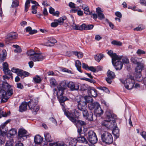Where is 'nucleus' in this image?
I'll return each mask as SVG.
<instances>
[{"label": "nucleus", "instance_id": "nucleus-37", "mask_svg": "<svg viewBox=\"0 0 146 146\" xmlns=\"http://www.w3.org/2000/svg\"><path fill=\"white\" fill-rule=\"evenodd\" d=\"M107 76L111 79H114L115 76L114 72L109 70L107 73Z\"/></svg>", "mask_w": 146, "mask_h": 146}, {"label": "nucleus", "instance_id": "nucleus-10", "mask_svg": "<svg viewBox=\"0 0 146 146\" xmlns=\"http://www.w3.org/2000/svg\"><path fill=\"white\" fill-rule=\"evenodd\" d=\"M78 109L80 111L86 108L87 107V103L86 100L83 98H82L78 102Z\"/></svg>", "mask_w": 146, "mask_h": 146}, {"label": "nucleus", "instance_id": "nucleus-39", "mask_svg": "<svg viewBox=\"0 0 146 146\" xmlns=\"http://www.w3.org/2000/svg\"><path fill=\"white\" fill-rule=\"evenodd\" d=\"M30 0H26V1L25 4V12H27L28 11L30 6Z\"/></svg>", "mask_w": 146, "mask_h": 146}, {"label": "nucleus", "instance_id": "nucleus-59", "mask_svg": "<svg viewBox=\"0 0 146 146\" xmlns=\"http://www.w3.org/2000/svg\"><path fill=\"white\" fill-rule=\"evenodd\" d=\"M89 67V66H88L87 64H85V63H82V67L84 69L87 70L88 69Z\"/></svg>", "mask_w": 146, "mask_h": 146}, {"label": "nucleus", "instance_id": "nucleus-54", "mask_svg": "<svg viewBox=\"0 0 146 146\" xmlns=\"http://www.w3.org/2000/svg\"><path fill=\"white\" fill-rule=\"evenodd\" d=\"M86 100V102L87 103L92 102L93 101V99L90 96L86 98H84Z\"/></svg>", "mask_w": 146, "mask_h": 146}, {"label": "nucleus", "instance_id": "nucleus-15", "mask_svg": "<svg viewBox=\"0 0 146 146\" xmlns=\"http://www.w3.org/2000/svg\"><path fill=\"white\" fill-rule=\"evenodd\" d=\"M44 59V57L41 53L36 52L33 56L31 57V60L34 62L41 61Z\"/></svg>", "mask_w": 146, "mask_h": 146}, {"label": "nucleus", "instance_id": "nucleus-18", "mask_svg": "<svg viewBox=\"0 0 146 146\" xmlns=\"http://www.w3.org/2000/svg\"><path fill=\"white\" fill-rule=\"evenodd\" d=\"M27 131L25 129H20L18 132V137L19 139L21 138L24 139V138L27 139Z\"/></svg>", "mask_w": 146, "mask_h": 146}, {"label": "nucleus", "instance_id": "nucleus-38", "mask_svg": "<svg viewBox=\"0 0 146 146\" xmlns=\"http://www.w3.org/2000/svg\"><path fill=\"white\" fill-rule=\"evenodd\" d=\"M113 134L117 138L119 137V130L118 129H115L112 131Z\"/></svg>", "mask_w": 146, "mask_h": 146}, {"label": "nucleus", "instance_id": "nucleus-8", "mask_svg": "<svg viewBox=\"0 0 146 146\" xmlns=\"http://www.w3.org/2000/svg\"><path fill=\"white\" fill-rule=\"evenodd\" d=\"M88 136L87 139L89 142L92 144L96 143L98 141V139L96 133L92 130L89 131L88 133Z\"/></svg>", "mask_w": 146, "mask_h": 146}, {"label": "nucleus", "instance_id": "nucleus-12", "mask_svg": "<svg viewBox=\"0 0 146 146\" xmlns=\"http://www.w3.org/2000/svg\"><path fill=\"white\" fill-rule=\"evenodd\" d=\"M81 111L82 112L84 117H85L89 121H92L93 120V114L92 112H89L86 108Z\"/></svg>", "mask_w": 146, "mask_h": 146}, {"label": "nucleus", "instance_id": "nucleus-46", "mask_svg": "<svg viewBox=\"0 0 146 146\" xmlns=\"http://www.w3.org/2000/svg\"><path fill=\"white\" fill-rule=\"evenodd\" d=\"M121 57L122 62L123 63L125 64H128L129 63V61L127 57L126 56H120Z\"/></svg>", "mask_w": 146, "mask_h": 146}, {"label": "nucleus", "instance_id": "nucleus-58", "mask_svg": "<svg viewBox=\"0 0 146 146\" xmlns=\"http://www.w3.org/2000/svg\"><path fill=\"white\" fill-rule=\"evenodd\" d=\"M17 88H18L22 89L24 88L23 86L21 83H18L17 84Z\"/></svg>", "mask_w": 146, "mask_h": 146}, {"label": "nucleus", "instance_id": "nucleus-17", "mask_svg": "<svg viewBox=\"0 0 146 146\" xmlns=\"http://www.w3.org/2000/svg\"><path fill=\"white\" fill-rule=\"evenodd\" d=\"M3 70L6 75H9L10 76H12V74L11 71L9 70V65L6 62H3Z\"/></svg>", "mask_w": 146, "mask_h": 146}, {"label": "nucleus", "instance_id": "nucleus-2", "mask_svg": "<svg viewBox=\"0 0 146 146\" xmlns=\"http://www.w3.org/2000/svg\"><path fill=\"white\" fill-rule=\"evenodd\" d=\"M106 118L108 120H105L102 122V126L107 128H113L115 123V119L117 118L116 115L113 113L111 111L108 110L105 112Z\"/></svg>", "mask_w": 146, "mask_h": 146}, {"label": "nucleus", "instance_id": "nucleus-60", "mask_svg": "<svg viewBox=\"0 0 146 146\" xmlns=\"http://www.w3.org/2000/svg\"><path fill=\"white\" fill-rule=\"evenodd\" d=\"M73 9L71 10V11L72 13H76L77 11L78 12V9L79 8V7H75L72 8Z\"/></svg>", "mask_w": 146, "mask_h": 146}, {"label": "nucleus", "instance_id": "nucleus-45", "mask_svg": "<svg viewBox=\"0 0 146 146\" xmlns=\"http://www.w3.org/2000/svg\"><path fill=\"white\" fill-rule=\"evenodd\" d=\"M13 2L12 5L13 7L15 8L17 7L19 5V2L17 0H13Z\"/></svg>", "mask_w": 146, "mask_h": 146}, {"label": "nucleus", "instance_id": "nucleus-49", "mask_svg": "<svg viewBox=\"0 0 146 146\" xmlns=\"http://www.w3.org/2000/svg\"><path fill=\"white\" fill-rule=\"evenodd\" d=\"M48 39L50 41L49 42H50L52 45L57 42L56 40L52 37L48 38Z\"/></svg>", "mask_w": 146, "mask_h": 146}, {"label": "nucleus", "instance_id": "nucleus-34", "mask_svg": "<svg viewBox=\"0 0 146 146\" xmlns=\"http://www.w3.org/2000/svg\"><path fill=\"white\" fill-rule=\"evenodd\" d=\"M12 46L15 48L14 50L15 52L17 53H19L22 51V50L20 47L17 45H13Z\"/></svg>", "mask_w": 146, "mask_h": 146}, {"label": "nucleus", "instance_id": "nucleus-40", "mask_svg": "<svg viewBox=\"0 0 146 146\" xmlns=\"http://www.w3.org/2000/svg\"><path fill=\"white\" fill-rule=\"evenodd\" d=\"M111 44L115 45L121 46L122 44V43L120 41L113 40L111 42Z\"/></svg>", "mask_w": 146, "mask_h": 146}, {"label": "nucleus", "instance_id": "nucleus-24", "mask_svg": "<svg viewBox=\"0 0 146 146\" xmlns=\"http://www.w3.org/2000/svg\"><path fill=\"white\" fill-rule=\"evenodd\" d=\"M99 105V104L97 102L91 103L89 104L88 107L89 109L92 110L94 109V110L96 109L98 107Z\"/></svg>", "mask_w": 146, "mask_h": 146}, {"label": "nucleus", "instance_id": "nucleus-3", "mask_svg": "<svg viewBox=\"0 0 146 146\" xmlns=\"http://www.w3.org/2000/svg\"><path fill=\"white\" fill-rule=\"evenodd\" d=\"M64 114L69 118V120L73 122L75 125L77 124H80L81 125H86V123L83 121L77 120L79 116V113L76 110H72V111H69L65 110H64Z\"/></svg>", "mask_w": 146, "mask_h": 146}, {"label": "nucleus", "instance_id": "nucleus-43", "mask_svg": "<svg viewBox=\"0 0 146 146\" xmlns=\"http://www.w3.org/2000/svg\"><path fill=\"white\" fill-rule=\"evenodd\" d=\"M73 54L79 58H82L83 55V53L81 52H73Z\"/></svg>", "mask_w": 146, "mask_h": 146}, {"label": "nucleus", "instance_id": "nucleus-27", "mask_svg": "<svg viewBox=\"0 0 146 146\" xmlns=\"http://www.w3.org/2000/svg\"><path fill=\"white\" fill-rule=\"evenodd\" d=\"M28 105L27 102L23 103L19 106V111L22 112L26 111L27 109V106Z\"/></svg>", "mask_w": 146, "mask_h": 146}, {"label": "nucleus", "instance_id": "nucleus-22", "mask_svg": "<svg viewBox=\"0 0 146 146\" xmlns=\"http://www.w3.org/2000/svg\"><path fill=\"white\" fill-rule=\"evenodd\" d=\"M43 138L39 135H36L34 137V142L37 144H40L43 142Z\"/></svg>", "mask_w": 146, "mask_h": 146}, {"label": "nucleus", "instance_id": "nucleus-52", "mask_svg": "<svg viewBox=\"0 0 146 146\" xmlns=\"http://www.w3.org/2000/svg\"><path fill=\"white\" fill-rule=\"evenodd\" d=\"M20 70L21 69L19 68L13 67L12 68L11 70L13 72L17 73V74L19 72Z\"/></svg>", "mask_w": 146, "mask_h": 146}, {"label": "nucleus", "instance_id": "nucleus-48", "mask_svg": "<svg viewBox=\"0 0 146 146\" xmlns=\"http://www.w3.org/2000/svg\"><path fill=\"white\" fill-rule=\"evenodd\" d=\"M99 89L106 93H110V92L109 90L105 87L100 86L99 87Z\"/></svg>", "mask_w": 146, "mask_h": 146}, {"label": "nucleus", "instance_id": "nucleus-13", "mask_svg": "<svg viewBox=\"0 0 146 146\" xmlns=\"http://www.w3.org/2000/svg\"><path fill=\"white\" fill-rule=\"evenodd\" d=\"M17 34L15 32H12L8 34L6 36L5 41L7 44L16 38L17 37Z\"/></svg>", "mask_w": 146, "mask_h": 146}, {"label": "nucleus", "instance_id": "nucleus-30", "mask_svg": "<svg viewBox=\"0 0 146 146\" xmlns=\"http://www.w3.org/2000/svg\"><path fill=\"white\" fill-rule=\"evenodd\" d=\"M75 65L77 70L80 72H82V71L81 70V64L80 61L79 60H76Z\"/></svg>", "mask_w": 146, "mask_h": 146}, {"label": "nucleus", "instance_id": "nucleus-51", "mask_svg": "<svg viewBox=\"0 0 146 146\" xmlns=\"http://www.w3.org/2000/svg\"><path fill=\"white\" fill-rule=\"evenodd\" d=\"M13 139L7 141L6 144V146H13Z\"/></svg>", "mask_w": 146, "mask_h": 146}, {"label": "nucleus", "instance_id": "nucleus-53", "mask_svg": "<svg viewBox=\"0 0 146 146\" xmlns=\"http://www.w3.org/2000/svg\"><path fill=\"white\" fill-rule=\"evenodd\" d=\"M50 83L52 85L54 86L56 85V81L53 78H51L50 80Z\"/></svg>", "mask_w": 146, "mask_h": 146}, {"label": "nucleus", "instance_id": "nucleus-62", "mask_svg": "<svg viewBox=\"0 0 146 146\" xmlns=\"http://www.w3.org/2000/svg\"><path fill=\"white\" fill-rule=\"evenodd\" d=\"M115 15L119 18H121L122 17V15L121 13L117 11L115 13Z\"/></svg>", "mask_w": 146, "mask_h": 146}, {"label": "nucleus", "instance_id": "nucleus-47", "mask_svg": "<svg viewBox=\"0 0 146 146\" xmlns=\"http://www.w3.org/2000/svg\"><path fill=\"white\" fill-rule=\"evenodd\" d=\"M59 24L57 19L54 20V22L51 24V26L52 27H56Z\"/></svg>", "mask_w": 146, "mask_h": 146}, {"label": "nucleus", "instance_id": "nucleus-55", "mask_svg": "<svg viewBox=\"0 0 146 146\" xmlns=\"http://www.w3.org/2000/svg\"><path fill=\"white\" fill-rule=\"evenodd\" d=\"M144 29V27H141L140 25H139L138 27L135 28L134 29L135 31H141Z\"/></svg>", "mask_w": 146, "mask_h": 146}, {"label": "nucleus", "instance_id": "nucleus-35", "mask_svg": "<svg viewBox=\"0 0 146 146\" xmlns=\"http://www.w3.org/2000/svg\"><path fill=\"white\" fill-rule=\"evenodd\" d=\"M66 19V17L65 16H64L60 17L57 20L59 25H61L63 24L64 21Z\"/></svg>", "mask_w": 146, "mask_h": 146}, {"label": "nucleus", "instance_id": "nucleus-42", "mask_svg": "<svg viewBox=\"0 0 146 146\" xmlns=\"http://www.w3.org/2000/svg\"><path fill=\"white\" fill-rule=\"evenodd\" d=\"M33 80L35 82L37 83H40L42 80L41 78L38 76H36L35 77L33 78Z\"/></svg>", "mask_w": 146, "mask_h": 146}, {"label": "nucleus", "instance_id": "nucleus-57", "mask_svg": "<svg viewBox=\"0 0 146 146\" xmlns=\"http://www.w3.org/2000/svg\"><path fill=\"white\" fill-rule=\"evenodd\" d=\"M88 70H90L94 72H96V68L93 66H90L89 67Z\"/></svg>", "mask_w": 146, "mask_h": 146}, {"label": "nucleus", "instance_id": "nucleus-32", "mask_svg": "<svg viewBox=\"0 0 146 146\" xmlns=\"http://www.w3.org/2000/svg\"><path fill=\"white\" fill-rule=\"evenodd\" d=\"M50 146H67V145L62 142H56L50 143L49 144Z\"/></svg>", "mask_w": 146, "mask_h": 146}, {"label": "nucleus", "instance_id": "nucleus-14", "mask_svg": "<svg viewBox=\"0 0 146 146\" xmlns=\"http://www.w3.org/2000/svg\"><path fill=\"white\" fill-rule=\"evenodd\" d=\"M67 84L66 80H64L61 81L57 86V92H64V90L66 89Z\"/></svg>", "mask_w": 146, "mask_h": 146}, {"label": "nucleus", "instance_id": "nucleus-56", "mask_svg": "<svg viewBox=\"0 0 146 146\" xmlns=\"http://www.w3.org/2000/svg\"><path fill=\"white\" fill-rule=\"evenodd\" d=\"M137 53L138 55H140L141 54H145V52L144 51L141 49H139L137 51Z\"/></svg>", "mask_w": 146, "mask_h": 146}, {"label": "nucleus", "instance_id": "nucleus-31", "mask_svg": "<svg viewBox=\"0 0 146 146\" xmlns=\"http://www.w3.org/2000/svg\"><path fill=\"white\" fill-rule=\"evenodd\" d=\"M93 25H86L85 24H83V30H89L92 29L94 27Z\"/></svg>", "mask_w": 146, "mask_h": 146}, {"label": "nucleus", "instance_id": "nucleus-5", "mask_svg": "<svg viewBox=\"0 0 146 146\" xmlns=\"http://www.w3.org/2000/svg\"><path fill=\"white\" fill-rule=\"evenodd\" d=\"M138 58L135 56L132 57L131 59V61L132 63L135 64L137 66L135 69V72L140 73L142 71L143 67V64L141 62L138 61Z\"/></svg>", "mask_w": 146, "mask_h": 146}, {"label": "nucleus", "instance_id": "nucleus-20", "mask_svg": "<svg viewBox=\"0 0 146 146\" xmlns=\"http://www.w3.org/2000/svg\"><path fill=\"white\" fill-rule=\"evenodd\" d=\"M88 95L90 96L95 97L97 95V90L94 89H92L89 88L88 89Z\"/></svg>", "mask_w": 146, "mask_h": 146}, {"label": "nucleus", "instance_id": "nucleus-7", "mask_svg": "<svg viewBox=\"0 0 146 146\" xmlns=\"http://www.w3.org/2000/svg\"><path fill=\"white\" fill-rule=\"evenodd\" d=\"M102 141L110 144L113 142V137L111 134L108 132H106L101 135Z\"/></svg>", "mask_w": 146, "mask_h": 146}, {"label": "nucleus", "instance_id": "nucleus-36", "mask_svg": "<svg viewBox=\"0 0 146 146\" xmlns=\"http://www.w3.org/2000/svg\"><path fill=\"white\" fill-rule=\"evenodd\" d=\"M94 112L99 115H101L103 113V111L100 107V105L96 109L94 110Z\"/></svg>", "mask_w": 146, "mask_h": 146}, {"label": "nucleus", "instance_id": "nucleus-9", "mask_svg": "<svg viewBox=\"0 0 146 146\" xmlns=\"http://www.w3.org/2000/svg\"><path fill=\"white\" fill-rule=\"evenodd\" d=\"M64 94V92H57L56 89H54V94H56L57 95L60 102H64L68 100L67 98L63 96Z\"/></svg>", "mask_w": 146, "mask_h": 146}, {"label": "nucleus", "instance_id": "nucleus-26", "mask_svg": "<svg viewBox=\"0 0 146 146\" xmlns=\"http://www.w3.org/2000/svg\"><path fill=\"white\" fill-rule=\"evenodd\" d=\"M69 146H76L78 142L77 139L71 137L69 138Z\"/></svg>", "mask_w": 146, "mask_h": 146}, {"label": "nucleus", "instance_id": "nucleus-4", "mask_svg": "<svg viewBox=\"0 0 146 146\" xmlns=\"http://www.w3.org/2000/svg\"><path fill=\"white\" fill-rule=\"evenodd\" d=\"M38 102L35 98H33L27 103L30 109L35 115L36 114L37 112L39 109V106H36L38 104Z\"/></svg>", "mask_w": 146, "mask_h": 146}, {"label": "nucleus", "instance_id": "nucleus-1", "mask_svg": "<svg viewBox=\"0 0 146 146\" xmlns=\"http://www.w3.org/2000/svg\"><path fill=\"white\" fill-rule=\"evenodd\" d=\"M13 94V89L7 82L0 84V98L1 103L6 102Z\"/></svg>", "mask_w": 146, "mask_h": 146}, {"label": "nucleus", "instance_id": "nucleus-61", "mask_svg": "<svg viewBox=\"0 0 146 146\" xmlns=\"http://www.w3.org/2000/svg\"><path fill=\"white\" fill-rule=\"evenodd\" d=\"M82 79L88 81L89 82H90L91 83H94V80H93L87 78H83Z\"/></svg>", "mask_w": 146, "mask_h": 146}, {"label": "nucleus", "instance_id": "nucleus-11", "mask_svg": "<svg viewBox=\"0 0 146 146\" xmlns=\"http://www.w3.org/2000/svg\"><path fill=\"white\" fill-rule=\"evenodd\" d=\"M119 57L120 58L119 59L117 58L115 59L113 61V60L112 61V63L116 70H120L123 67V63L120 61L121 59V57L119 56Z\"/></svg>", "mask_w": 146, "mask_h": 146}, {"label": "nucleus", "instance_id": "nucleus-33", "mask_svg": "<svg viewBox=\"0 0 146 146\" xmlns=\"http://www.w3.org/2000/svg\"><path fill=\"white\" fill-rule=\"evenodd\" d=\"M73 29L75 30L82 31L83 30V24L80 25H78L75 24L72 25Z\"/></svg>", "mask_w": 146, "mask_h": 146}, {"label": "nucleus", "instance_id": "nucleus-23", "mask_svg": "<svg viewBox=\"0 0 146 146\" xmlns=\"http://www.w3.org/2000/svg\"><path fill=\"white\" fill-rule=\"evenodd\" d=\"M29 73L27 72L23 71L22 70H20L19 72L18 73L17 75L23 78L25 77L28 76Z\"/></svg>", "mask_w": 146, "mask_h": 146}, {"label": "nucleus", "instance_id": "nucleus-41", "mask_svg": "<svg viewBox=\"0 0 146 146\" xmlns=\"http://www.w3.org/2000/svg\"><path fill=\"white\" fill-rule=\"evenodd\" d=\"M36 52L35 51L33 50H31L27 51V54L29 56V58L31 60V56L34 55V54Z\"/></svg>", "mask_w": 146, "mask_h": 146}, {"label": "nucleus", "instance_id": "nucleus-50", "mask_svg": "<svg viewBox=\"0 0 146 146\" xmlns=\"http://www.w3.org/2000/svg\"><path fill=\"white\" fill-rule=\"evenodd\" d=\"M2 52H3V56L0 60H1V61H3L5 59L4 58H5L7 56V53L6 51L5 50H3Z\"/></svg>", "mask_w": 146, "mask_h": 146}, {"label": "nucleus", "instance_id": "nucleus-64", "mask_svg": "<svg viewBox=\"0 0 146 146\" xmlns=\"http://www.w3.org/2000/svg\"><path fill=\"white\" fill-rule=\"evenodd\" d=\"M102 68L101 66H98L96 67V72H98L99 71L102 70Z\"/></svg>", "mask_w": 146, "mask_h": 146}, {"label": "nucleus", "instance_id": "nucleus-16", "mask_svg": "<svg viewBox=\"0 0 146 146\" xmlns=\"http://www.w3.org/2000/svg\"><path fill=\"white\" fill-rule=\"evenodd\" d=\"M67 86L69 88L71 91L77 90L79 89L78 85L75 84L72 82L70 81L69 82H67Z\"/></svg>", "mask_w": 146, "mask_h": 146}, {"label": "nucleus", "instance_id": "nucleus-19", "mask_svg": "<svg viewBox=\"0 0 146 146\" xmlns=\"http://www.w3.org/2000/svg\"><path fill=\"white\" fill-rule=\"evenodd\" d=\"M96 12L98 15V17L99 19L102 20L104 19V15L102 13L103 12V10H102L100 8L98 7L96 8Z\"/></svg>", "mask_w": 146, "mask_h": 146}, {"label": "nucleus", "instance_id": "nucleus-44", "mask_svg": "<svg viewBox=\"0 0 146 146\" xmlns=\"http://www.w3.org/2000/svg\"><path fill=\"white\" fill-rule=\"evenodd\" d=\"M82 9L84 10L85 14L88 15L90 13V11L88 6H82Z\"/></svg>", "mask_w": 146, "mask_h": 146}, {"label": "nucleus", "instance_id": "nucleus-63", "mask_svg": "<svg viewBox=\"0 0 146 146\" xmlns=\"http://www.w3.org/2000/svg\"><path fill=\"white\" fill-rule=\"evenodd\" d=\"M102 38V37L99 35H96L95 36V39L97 40H99Z\"/></svg>", "mask_w": 146, "mask_h": 146}, {"label": "nucleus", "instance_id": "nucleus-25", "mask_svg": "<svg viewBox=\"0 0 146 146\" xmlns=\"http://www.w3.org/2000/svg\"><path fill=\"white\" fill-rule=\"evenodd\" d=\"M77 141L80 143L87 144L88 142L84 136H82L81 135H78L77 137Z\"/></svg>", "mask_w": 146, "mask_h": 146}, {"label": "nucleus", "instance_id": "nucleus-21", "mask_svg": "<svg viewBox=\"0 0 146 146\" xmlns=\"http://www.w3.org/2000/svg\"><path fill=\"white\" fill-rule=\"evenodd\" d=\"M107 53L111 57L112 61L113 60V61H114L115 59L120 58L118 56L116 53H113V51L111 50L108 51Z\"/></svg>", "mask_w": 146, "mask_h": 146}, {"label": "nucleus", "instance_id": "nucleus-6", "mask_svg": "<svg viewBox=\"0 0 146 146\" xmlns=\"http://www.w3.org/2000/svg\"><path fill=\"white\" fill-rule=\"evenodd\" d=\"M119 80L126 89L130 90L133 88L135 83L134 80L130 78H127L125 80L121 79Z\"/></svg>", "mask_w": 146, "mask_h": 146}, {"label": "nucleus", "instance_id": "nucleus-29", "mask_svg": "<svg viewBox=\"0 0 146 146\" xmlns=\"http://www.w3.org/2000/svg\"><path fill=\"white\" fill-rule=\"evenodd\" d=\"M45 139L47 142H51L52 141L50 135L48 132H46L44 133Z\"/></svg>", "mask_w": 146, "mask_h": 146}, {"label": "nucleus", "instance_id": "nucleus-28", "mask_svg": "<svg viewBox=\"0 0 146 146\" xmlns=\"http://www.w3.org/2000/svg\"><path fill=\"white\" fill-rule=\"evenodd\" d=\"M17 131L15 129H12L10 130L7 135L8 137H13L17 133Z\"/></svg>", "mask_w": 146, "mask_h": 146}]
</instances>
